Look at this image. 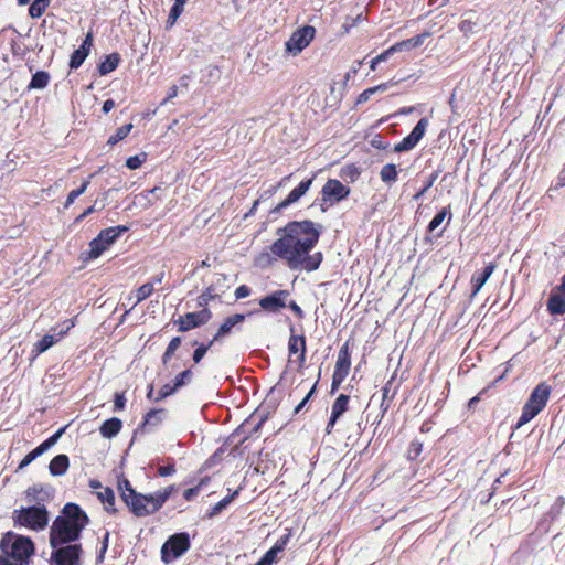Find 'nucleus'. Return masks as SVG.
<instances>
[{
    "label": "nucleus",
    "mask_w": 565,
    "mask_h": 565,
    "mask_svg": "<svg viewBox=\"0 0 565 565\" xmlns=\"http://www.w3.org/2000/svg\"><path fill=\"white\" fill-rule=\"evenodd\" d=\"M68 466H70L68 457L66 455L62 454V455L55 456L51 460V462L49 465V470H50V473L54 477L63 476L67 471Z\"/></svg>",
    "instance_id": "24"
},
{
    "label": "nucleus",
    "mask_w": 565,
    "mask_h": 565,
    "mask_svg": "<svg viewBox=\"0 0 565 565\" xmlns=\"http://www.w3.org/2000/svg\"><path fill=\"white\" fill-rule=\"evenodd\" d=\"M145 159H146V154H141V156L137 154V156L129 157L126 161V166L131 170L138 169L143 163Z\"/></svg>",
    "instance_id": "47"
},
{
    "label": "nucleus",
    "mask_w": 565,
    "mask_h": 565,
    "mask_svg": "<svg viewBox=\"0 0 565 565\" xmlns=\"http://www.w3.org/2000/svg\"><path fill=\"white\" fill-rule=\"evenodd\" d=\"M199 491H200V486L189 488L183 492V498L188 501H191L199 494Z\"/></svg>",
    "instance_id": "58"
},
{
    "label": "nucleus",
    "mask_w": 565,
    "mask_h": 565,
    "mask_svg": "<svg viewBox=\"0 0 565 565\" xmlns=\"http://www.w3.org/2000/svg\"><path fill=\"white\" fill-rule=\"evenodd\" d=\"M312 181L313 178L301 181L298 186L291 190L287 198L273 210V212H280L282 209L298 202L310 189Z\"/></svg>",
    "instance_id": "15"
},
{
    "label": "nucleus",
    "mask_w": 565,
    "mask_h": 565,
    "mask_svg": "<svg viewBox=\"0 0 565 565\" xmlns=\"http://www.w3.org/2000/svg\"><path fill=\"white\" fill-rule=\"evenodd\" d=\"M126 398L124 393H116L115 394V401H114V407L115 411H122L125 408Z\"/></svg>",
    "instance_id": "51"
},
{
    "label": "nucleus",
    "mask_w": 565,
    "mask_h": 565,
    "mask_svg": "<svg viewBox=\"0 0 565 565\" xmlns=\"http://www.w3.org/2000/svg\"><path fill=\"white\" fill-rule=\"evenodd\" d=\"M413 47H411V44H409V40H405V41H401L398 43H395L394 45L391 46V51H393L394 53H397V52H403V51H408V50H412Z\"/></svg>",
    "instance_id": "50"
},
{
    "label": "nucleus",
    "mask_w": 565,
    "mask_h": 565,
    "mask_svg": "<svg viewBox=\"0 0 565 565\" xmlns=\"http://www.w3.org/2000/svg\"><path fill=\"white\" fill-rule=\"evenodd\" d=\"M93 177H94V174H90L88 179L83 181L82 185L78 189L72 190L68 193V195L66 198V201L64 203V207L65 209H68L79 195L85 193V191L87 190V188H88V185L90 183V179Z\"/></svg>",
    "instance_id": "30"
},
{
    "label": "nucleus",
    "mask_w": 565,
    "mask_h": 565,
    "mask_svg": "<svg viewBox=\"0 0 565 565\" xmlns=\"http://www.w3.org/2000/svg\"><path fill=\"white\" fill-rule=\"evenodd\" d=\"M237 494H238V490L234 491L232 494L226 495L224 499H222L216 504H214L212 507L211 511L209 512V516L212 518V516L217 515L221 511H223L234 500V498Z\"/></svg>",
    "instance_id": "35"
},
{
    "label": "nucleus",
    "mask_w": 565,
    "mask_h": 565,
    "mask_svg": "<svg viewBox=\"0 0 565 565\" xmlns=\"http://www.w3.org/2000/svg\"><path fill=\"white\" fill-rule=\"evenodd\" d=\"M551 394V386L546 383H540L531 393L529 399L522 408V414L516 423V428L525 425L533 419L546 405Z\"/></svg>",
    "instance_id": "4"
},
{
    "label": "nucleus",
    "mask_w": 565,
    "mask_h": 565,
    "mask_svg": "<svg viewBox=\"0 0 565 565\" xmlns=\"http://www.w3.org/2000/svg\"><path fill=\"white\" fill-rule=\"evenodd\" d=\"M315 33L316 29L310 25L296 30L285 44L286 52L292 55L299 54L313 40Z\"/></svg>",
    "instance_id": "8"
},
{
    "label": "nucleus",
    "mask_w": 565,
    "mask_h": 565,
    "mask_svg": "<svg viewBox=\"0 0 565 565\" xmlns=\"http://www.w3.org/2000/svg\"><path fill=\"white\" fill-rule=\"evenodd\" d=\"M246 316L242 313H235L233 316L227 317L224 322L220 326L216 334L213 338V341H218L224 335L228 334L234 327L242 323L245 320Z\"/></svg>",
    "instance_id": "19"
},
{
    "label": "nucleus",
    "mask_w": 565,
    "mask_h": 565,
    "mask_svg": "<svg viewBox=\"0 0 565 565\" xmlns=\"http://www.w3.org/2000/svg\"><path fill=\"white\" fill-rule=\"evenodd\" d=\"M428 127V119L422 118L413 128L412 132L403 138V140L394 146L395 152H403L413 149L424 137Z\"/></svg>",
    "instance_id": "12"
},
{
    "label": "nucleus",
    "mask_w": 565,
    "mask_h": 565,
    "mask_svg": "<svg viewBox=\"0 0 565 565\" xmlns=\"http://www.w3.org/2000/svg\"><path fill=\"white\" fill-rule=\"evenodd\" d=\"M175 472V468L173 465H168V466H161L159 467L158 469V473L161 476V477H167V476H171L172 473Z\"/></svg>",
    "instance_id": "60"
},
{
    "label": "nucleus",
    "mask_w": 565,
    "mask_h": 565,
    "mask_svg": "<svg viewBox=\"0 0 565 565\" xmlns=\"http://www.w3.org/2000/svg\"><path fill=\"white\" fill-rule=\"evenodd\" d=\"M158 192H162V189L160 186H156L149 191H147L143 196L145 199L150 203V204H153V200H152V196H156V199H158L157 196V193Z\"/></svg>",
    "instance_id": "61"
},
{
    "label": "nucleus",
    "mask_w": 565,
    "mask_h": 565,
    "mask_svg": "<svg viewBox=\"0 0 565 565\" xmlns=\"http://www.w3.org/2000/svg\"><path fill=\"white\" fill-rule=\"evenodd\" d=\"M109 246L105 244L104 241H100L98 237H95L89 243V252L88 258L96 259L98 258Z\"/></svg>",
    "instance_id": "32"
},
{
    "label": "nucleus",
    "mask_w": 565,
    "mask_h": 565,
    "mask_svg": "<svg viewBox=\"0 0 565 565\" xmlns=\"http://www.w3.org/2000/svg\"><path fill=\"white\" fill-rule=\"evenodd\" d=\"M436 179H437V173L435 172L429 177V180L424 185V188L414 195V200H416V201L419 200L433 186Z\"/></svg>",
    "instance_id": "48"
},
{
    "label": "nucleus",
    "mask_w": 565,
    "mask_h": 565,
    "mask_svg": "<svg viewBox=\"0 0 565 565\" xmlns=\"http://www.w3.org/2000/svg\"><path fill=\"white\" fill-rule=\"evenodd\" d=\"M350 194V188L342 184L339 180L329 179L322 190V201L329 202L330 205L340 202Z\"/></svg>",
    "instance_id": "11"
},
{
    "label": "nucleus",
    "mask_w": 565,
    "mask_h": 565,
    "mask_svg": "<svg viewBox=\"0 0 565 565\" xmlns=\"http://www.w3.org/2000/svg\"><path fill=\"white\" fill-rule=\"evenodd\" d=\"M345 376H342L341 373H334L332 375V384H331V392L333 393L338 387L341 385V383L344 381Z\"/></svg>",
    "instance_id": "56"
},
{
    "label": "nucleus",
    "mask_w": 565,
    "mask_h": 565,
    "mask_svg": "<svg viewBox=\"0 0 565 565\" xmlns=\"http://www.w3.org/2000/svg\"><path fill=\"white\" fill-rule=\"evenodd\" d=\"M66 427L60 428L54 435L49 437L46 440H44L42 444L38 446L40 451L44 454L46 450H49L52 446H54L57 440L61 438V436L64 434Z\"/></svg>",
    "instance_id": "36"
},
{
    "label": "nucleus",
    "mask_w": 565,
    "mask_h": 565,
    "mask_svg": "<svg viewBox=\"0 0 565 565\" xmlns=\"http://www.w3.org/2000/svg\"><path fill=\"white\" fill-rule=\"evenodd\" d=\"M547 310L553 316H559L565 313V297L561 296L556 291H552L547 303Z\"/></svg>",
    "instance_id": "23"
},
{
    "label": "nucleus",
    "mask_w": 565,
    "mask_h": 565,
    "mask_svg": "<svg viewBox=\"0 0 565 565\" xmlns=\"http://www.w3.org/2000/svg\"><path fill=\"white\" fill-rule=\"evenodd\" d=\"M288 351L290 355L300 352L299 364L301 366L306 360V338L303 335L291 334L288 341Z\"/></svg>",
    "instance_id": "20"
},
{
    "label": "nucleus",
    "mask_w": 565,
    "mask_h": 565,
    "mask_svg": "<svg viewBox=\"0 0 565 565\" xmlns=\"http://www.w3.org/2000/svg\"><path fill=\"white\" fill-rule=\"evenodd\" d=\"M321 230V225L308 220L289 222L277 231L280 237L270 245V252L285 260L291 270H317L323 256L321 252L311 254V250L319 241Z\"/></svg>",
    "instance_id": "1"
},
{
    "label": "nucleus",
    "mask_w": 565,
    "mask_h": 565,
    "mask_svg": "<svg viewBox=\"0 0 565 565\" xmlns=\"http://www.w3.org/2000/svg\"><path fill=\"white\" fill-rule=\"evenodd\" d=\"M475 25H476L475 22H472L471 20L466 19V20H462L460 22L459 30L461 32H463L465 34H468V33L473 31Z\"/></svg>",
    "instance_id": "52"
},
{
    "label": "nucleus",
    "mask_w": 565,
    "mask_h": 565,
    "mask_svg": "<svg viewBox=\"0 0 565 565\" xmlns=\"http://www.w3.org/2000/svg\"><path fill=\"white\" fill-rule=\"evenodd\" d=\"M449 214L448 222L451 220V214L448 210V207H444L441 211H439L430 221L428 225V231L433 232L435 231L445 220V217Z\"/></svg>",
    "instance_id": "38"
},
{
    "label": "nucleus",
    "mask_w": 565,
    "mask_h": 565,
    "mask_svg": "<svg viewBox=\"0 0 565 565\" xmlns=\"http://www.w3.org/2000/svg\"><path fill=\"white\" fill-rule=\"evenodd\" d=\"M153 292V282H147L141 285L137 289V302L140 303L141 301L146 300L151 294Z\"/></svg>",
    "instance_id": "39"
},
{
    "label": "nucleus",
    "mask_w": 565,
    "mask_h": 565,
    "mask_svg": "<svg viewBox=\"0 0 565 565\" xmlns=\"http://www.w3.org/2000/svg\"><path fill=\"white\" fill-rule=\"evenodd\" d=\"M127 231L128 227L125 225L113 226L102 230L97 237L100 241H104L106 245L110 246L120 236V234Z\"/></svg>",
    "instance_id": "25"
},
{
    "label": "nucleus",
    "mask_w": 565,
    "mask_h": 565,
    "mask_svg": "<svg viewBox=\"0 0 565 565\" xmlns=\"http://www.w3.org/2000/svg\"><path fill=\"white\" fill-rule=\"evenodd\" d=\"M180 345H181V338L180 337H174L169 342V344L167 347V350H169V352H173L174 353L179 349Z\"/></svg>",
    "instance_id": "62"
},
{
    "label": "nucleus",
    "mask_w": 565,
    "mask_h": 565,
    "mask_svg": "<svg viewBox=\"0 0 565 565\" xmlns=\"http://www.w3.org/2000/svg\"><path fill=\"white\" fill-rule=\"evenodd\" d=\"M190 548V537L185 532H175L161 547V559L169 564Z\"/></svg>",
    "instance_id": "7"
},
{
    "label": "nucleus",
    "mask_w": 565,
    "mask_h": 565,
    "mask_svg": "<svg viewBox=\"0 0 565 565\" xmlns=\"http://www.w3.org/2000/svg\"><path fill=\"white\" fill-rule=\"evenodd\" d=\"M315 390H316V385H313L311 387V390L307 393V395L302 398V401L295 407V411H294L295 414H298L305 407V405L308 403V401L315 393Z\"/></svg>",
    "instance_id": "54"
},
{
    "label": "nucleus",
    "mask_w": 565,
    "mask_h": 565,
    "mask_svg": "<svg viewBox=\"0 0 565 565\" xmlns=\"http://www.w3.org/2000/svg\"><path fill=\"white\" fill-rule=\"evenodd\" d=\"M216 297L215 290L212 286L207 287L202 295L199 297V305L205 306Z\"/></svg>",
    "instance_id": "46"
},
{
    "label": "nucleus",
    "mask_w": 565,
    "mask_h": 565,
    "mask_svg": "<svg viewBox=\"0 0 565 565\" xmlns=\"http://www.w3.org/2000/svg\"><path fill=\"white\" fill-rule=\"evenodd\" d=\"M131 129H132V124H126V125L119 127L117 129L116 134L109 137L107 145L115 146L120 140L125 139L129 135Z\"/></svg>",
    "instance_id": "34"
},
{
    "label": "nucleus",
    "mask_w": 565,
    "mask_h": 565,
    "mask_svg": "<svg viewBox=\"0 0 565 565\" xmlns=\"http://www.w3.org/2000/svg\"><path fill=\"white\" fill-rule=\"evenodd\" d=\"M41 491H42V488H41V487H39V486L30 487V488L25 491V494H26V498H28L29 502L35 501V500H36L38 494H39Z\"/></svg>",
    "instance_id": "53"
},
{
    "label": "nucleus",
    "mask_w": 565,
    "mask_h": 565,
    "mask_svg": "<svg viewBox=\"0 0 565 565\" xmlns=\"http://www.w3.org/2000/svg\"><path fill=\"white\" fill-rule=\"evenodd\" d=\"M41 455H43L40 449L36 447L35 449H33L31 452H29L22 460L21 462L19 463L18 466V470H22L24 469L25 467H28L33 460H35L38 457H40Z\"/></svg>",
    "instance_id": "42"
},
{
    "label": "nucleus",
    "mask_w": 565,
    "mask_h": 565,
    "mask_svg": "<svg viewBox=\"0 0 565 565\" xmlns=\"http://www.w3.org/2000/svg\"><path fill=\"white\" fill-rule=\"evenodd\" d=\"M97 497L107 511H115V493L113 489L106 487L102 491L97 492Z\"/></svg>",
    "instance_id": "29"
},
{
    "label": "nucleus",
    "mask_w": 565,
    "mask_h": 565,
    "mask_svg": "<svg viewBox=\"0 0 565 565\" xmlns=\"http://www.w3.org/2000/svg\"><path fill=\"white\" fill-rule=\"evenodd\" d=\"M288 297V290L279 289L262 298L259 300V306L262 307L263 310L267 312H278L287 306Z\"/></svg>",
    "instance_id": "14"
},
{
    "label": "nucleus",
    "mask_w": 565,
    "mask_h": 565,
    "mask_svg": "<svg viewBox=\"0 0 565 565\" xmlns=\"http://www.w3.org/2000/svg\"><path fill=\"white\" fill-rule=\"evenodd\" d=\"M66 427L60 428L54 435L49 437L46 440H44L42 444L38 446L40 451L44 454L46 450H49L52 446H54L57 440L61 438V436L64 434Z\"/></svg>",
    "instance_id": "37"
},
{
    "label": "nucleus",
    "mask_w": 565,
    "mask_h": 565,
    "mask_svg": "<svg viewBox=\"0 0 565 565\" xmlns=\"http://www.w3.org/2000/svg\"><path fill=\"white\" fill-rule=\"evenodd\" d=\"M15 526L30 530H43L49 523V513L44 505H32L13 511Z\"/></svg>",
    "instance_id": "5"
},
{
    "label": "nucleus",
    "mask_w": 565,
    "mask_h": 565,
    "mask_svg": "<svg viewBox=\"0 0 565 565\" xmlns=\"http://www.w3.org/2000/svg\"><path fill=\"white\" fill-rule=\"evenodd\" d=\"M250 295V288L246 285H241L235 290V297L236 299H243Z\"/></svg>",
    "instance_id": "55"
},
{
    "label": "nucleus",
    "mask_w": 565,
    "mask_h": 565,
    "mask_svg": "<svg viewBox=\"0 0 565 565\" xmlns=\"http://www.w3.org/2000/svg\"><path fill=\"white\" fill-rule=\"evenodd\" d=\"M350 397L345 394H340L332 405L331 416L326 427V433L331 434L332 429L340 418V416L348 409Z\"/></svg>",
    "instance_id": "17"
},
{
    "label": "nucleus",
    "mask_w": 565,
    "mask_h": 565,
    "mask_svg": "<svg viewBox=\"0 0 565 565\" xmlns=\"http://www.w3.org/2000/svg\"><path fill=\"white\" fill-rule=\"evenodd\" d=\"M4 552L14 561L28 564L30 556L34 553V544L26 536H17Z\"/></svg>",
    "instance_id": "9"
},
{
    "label": "nucleus",
    "mask_w": 565,
    "mask_h": 565,
    "mask_svg": "<svg viewBox=\"0 0 565 565\" xmlns=\"http://www.w3.org/2000/svg\"><path fill=\"white\" fill-rule=\"evenodd\" d=\"M185 2H186V0H175L174 1V4L172 6L170 13H169L170 20L175 21L180 17V14L183 11V7H184Z\"/></svg>",
    "instance_id": "45"
},
{
    "label": "nucleus",
    "mask_w": 565,
    "mask_h": 565,
    "mask_svg": "<svg viewBox=\"0 0 565 565\" xmlns=\"http://www.w3.org/2000/svg\"><path fill=\"white\" fill-rule=\"evenodd\" d=\"M494 269H495V264L490 263L489 265H487L484 267L483 271L480 275L472 276L471 284H472L473 290H472L471 297H475L480 291V289L483 287V285L487 282V280L493 274Z\"/></svg>",
    "instance_id": "22"
},
{
    "label": "nucleus",
    "mask_w": 565,
    "mask_h": 565,
    "mask_svg": "<svg viewBox=\"0 0 565 565\" xmlns=\"http://www.w3.org/2000/svg\"><path fill=\"white\" fill-rule=\"evenodd\" d=\"M215 341L213 339L207 344H201L199 348L195 349L193 353V361L194 363H200L201 360L206 354L207 350L213 345Z\"/></svg>",
    "instance_id": "44"
},
{
    "label": "nucleus",
    "mask_w": 565,
    "mask_h": 565,
    "mask_svg": "<svg viewBox=\"0 0 565 565\" xmlns=\"http://www.w3.org/2000/svg\"><path fill=\"white\" fill-rule=\"evenodd\" d=\"M178 391L177 386L174 384H164L159 393H158V396L154 398V402H159L161 399H164L166 397L172 395L173 393H175Z\"/></svg>",
    "instance_id": "43"
},
{
    "label": "nucleus",
    "mask_w": 565,
    "mask_h": 565,
    "mask_svg": "<svg viewBox=\"0 0 565 565\" xmlns=\"http://www.w3.org/2000/svg\"><path fill=\"white\" fill-rule=\"evenodd\" d=\"M50 82V74L45 71H38L28 86L29 89H43Z\"/></svg>",
    "instance_id": "28"
},
{
    "label": "nucleus",
    "mask_w": 565,
    "mask_h": 565,
    "mask_svg": "<svg viewBox=\"0 0 565 565\" xmlns=\"http://www.w3.org/2000/svg\"><path fill=\"white\" fill-rule=\"evenodd\" d=\"M87 514L75 503H66L50 530H84L88 524Z\"/></svg>",
    "instance_id": "6"
},
{
    "label": "nucleus",
    "mask_w": 565,
    "mask_h": 565,
    "mask_svg": "<svg viewBox=\"0 0 565 565\" xmlns=\"http://www.w3.org/2000/svg\"><path fill=\"white\" fill-rule=\"evenodd\" d=\"M118 489L120 491V497L122 499L124 502L127 501V499H129L130 497L128 494H130V492H137L130 484L129 480L127 479H122L121 481L118 482Z\"/></svg>",
    "instance_id": "41"
},
{
    "label": "nucleus",
    "mask_w": 565,
    "mask_h": 565,
    "mask_svg": "<svg viewBox=\"0 0 565 565\" xmlns=\"http://www.w3.org/2000/svg\"><path fill=\"white\" fill-rule=\"evenodd\" d=\"M211 311L209 309H203L196 312H189L184 316H180L178 320H175V324H178V330L180 332H186L191 329L205 324L211 319Z\"/></svg>",
    "instance_id": "10"
},
{
    "label": "nucleus",
    "mask_w": 565,
    "mask_h": 565,
    "mask_svg": "<svg viewBox=\"0 0 565 565\" xmlns=\"http://www.w3.org/2000/svg\"><path fill=\"white\" fill-rule=\"evenodd\" d=\"M351 366V359L349 353L348 343L343 344L339 351L338 360L335 363L334 373H341L342 376H348Z\"/></svg>",
    "instance_id": "21"
},
{
    "label": "nucleus",
    "mask_w": 565,
    "mask_h": 565,
    "mask_svg": "<svg viewBox=\"0 0 565 565\" xmlns=\"http://www.w3.org/2000/svg\"><path fill=\"white\" fill-rule=\"evenodd\" d=\"M121 427V420L117 417H113L103 423V425L99 428V431L103 437L113 438L120 431Z\"/></svg>",
    "instance_id": "26"
},
{
    "label": "nucleus",
    "mask_w": 565,
    "mask_h": 565,
    "mask_svg": "<svg viewBox=\"0 0 565 565\" xmlns=\"http://www.w3.org/2000/svg\"><path fill=\"white\" fill-rule=\"evenodd\" d=\"M74 321L66 320L63 322V328H61L57 332V328H54L53 334H45L40 341H38L34 345V352L36 354L43 353L49 350L54 343L58 342L73 327Z\"/></svg>",
    "instance_id": "13"
},
{
    "label": "nucleus",
    "mask_w": 565,
    "mask_h": 565,
    "mask_svg": "<svg viewBox=\"0 0 565 565\" xmlns=\"http://www.w3.org/2000/svg\"><path fill=\"white\" fill-rule=\"evenodd\" d=\"M178 86L177 85H172L169 90H168V94H167V97L162 100L161 105H164L167 104L169 100H171L172 98L177 97L178 96Z\"/></svg>",
    "instance_id": "64"
},
{
    "label": "nucleus",
    "mask_w": 565,
    "mask_h": 565,
    "mask_svg": "<svg viewBox=\"0 0 565 565\" xmlns=\"http://www.w3.org/2000/svg\"><path fill=\"white\" fill-rule=\"evenodd\" d=\"M192 376H193V373L190 369L184 370L175 376L173 384L179 390L182 386H184L186 383H189L191 381Z\"/></svg>",
    "instance_id": "40"
},
{
    "label": "nucleus",
    "mask_w": 565,
    "mask_h": 565,
    "mask_svg": "<svg viewBox=\"0 0 565 565\" xmlns=\"http://www.w3.org/2000/svg\"><path fill=\"white\" fill-rule=\"evenodd\" d=\"M380 177L384 183L395 182L397 179L396 166L393 163H387V164L383 166V168L380 172Z\"/></svg>",
    "instance_id": "33"
},
{
    "label": "nucleus",
    "mask_w": 565,
    "mask_h": 565,
    "mask_svg": "<svg viewBox=\"0 0 565 565\" xmlns=\"http://www.w3.org/2000/svg\"><path fill=\"white\" fill-rule=\"evenodd\" d=\"M422 447L423 445L418 441H413L411 444V447H409V456L413 457V458H416L420 455L422 452Z\"/></svg>",
    "instance_id": "57"
},
{
    "label": "nucleus",
    "mask_w": 565,
    "mask_h": 565,
    "mask_svg": "<svg viewBox=\"0 0 565 565\" xmlns=\"http://www.w3.org/2000/svg\"><path fill=\"white\" fill-rule=\"evenodd\" d=\"M430 35L429 32H424L422 34H418L416 36H413L409 40V44H411V47H417L419 45H422L425 41L426 38H428Z\"/></svg>",
    "instance_id": "49"
},
{
    "label": "nucleus",
    "mask_w": 565,
    "mask_h": 565,
    "mask_svg": "<svg viewBox=\"0 0 565 565\" xmlns=\"http://www.w3.org/2000/svg\"><path fill=\"white\" fill-rule=\"evenodd\" d=\"M92 46H93V34L89 32V33H87L82 45L77 50H75L71 55L70 67L72 70L78 68L84 63L85 58L89 54Z\"/></svg>",
    "instance_id": "16"
},
{
    "label": "nucleus",
    "mask_w": 565,
    "mask_h": 565,
    "mask_svg": "<svg viewBox=\"0 0 565 565\" xmlns=\"http://www.w3.org/2000/svg\"><path fill=\"white\" fill-rule=\"evenodd\" d=\"M120 62V56L118 53H111L106 55L104 61H102L98 65V72L100 75H107L115 71Z\"/></svg>",
    "instance_id": "27"
},
{
    "label": "nucleus",
    "mask_w": 565,
    "mask_h": 565,
    "mask_svg": "<svg viewBox=\"0 0 565 565\" xmlns=\"http://www.w3.org/2000/svg\"><path fill=\"white\" fill-rule=\"evenodd\" d=\"M372 95H374V93L372 92V89H371V87H370V88H367V89L363 90V92L359 95V97H358V99H356V103H358V104L365 103V102H367V100L371 98V96H372Z\"/></svg>",
    "instance_id": "63"
},
{
    "label": "nucleus",
    "mask_w": 565,
    "mask_h": 565,
    "mask_svg": "<svg viewBox=\"0 0 565 565\" xmlns=\"http://www.w3.org/2000/svg\"><path fill=\"white\" fill-rule=\"evenodd\" d=\"M174 486H169L154 493L145 495L138 492H130V498L125 502L130 512L136 516H146L157 512L169 499Z\"/></svg>",
    "instance_id": "3"
},
{
    "label": "nucleus",
    "mask_w": 565,
    "mask_h": 565,
    "mask_svg": "<svg viewBox=\"0 0 565 565\" xmlns=\"http://www.w3.org/2000/svg\"><path fill=\"white\" fill-rule=\"evenodd\" d=\"M164 409L149 411L146 414L143 422L140 424L139 429L145 433L151 431L153 428L158 427L162 423Z\"/></svg>",
    "instance_id": "18"
},
{
    "label": "nucleus",
    "mask_w": 565,
    "mask_h": 565,
    "mask_svg": "<svg viewBox=\"0 0 565 565\" xmlns=\"http://www.w3.org/2000/svg\"><path fill=\"white\" fill-rule=\"evenodd\" d=\"M81 532H50L51 564L82 565V545L76 543Z\"/></svg>",
    "instance_id": "2"
},
{
    "label": "nucleus",
    "mask_w": 565,
    "mask_h": 565,
    "mask_svg": "<svg viewBox=\"0 0 565 565\" xmlns=\"http://www.w3.org/2000/svg\"><path fill=\"white\" fill-rule=\"evenodd\" d=\"M50 3V0H34L29 8L30 17L32 19L42 17L45 10L49 8Z\"/></svg>",
    "instance_id": "31"
},
{
    "label": "nucleus",
    "mask_w": 565,
    "mask_h": 565,
    "mask_svg": "<svg viewBox=\"0 0 565 565\" xmlns=\"http://www.w3.org/2000/svg\"><path fill=\"white\" fill-rule=\"evenodd\" d=\"M108 539H109V532H106L104 539H103V542H102V547L99 550V555L97 557V559L99 562H102L104 559V555L107 551V547H108Z\"/></svg>",
    "instance_id": "59"
}]
</instances>
